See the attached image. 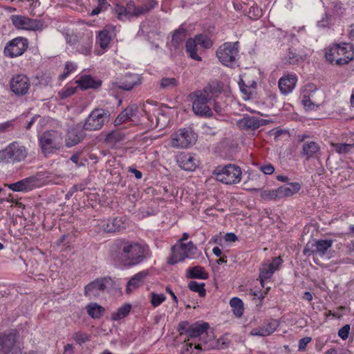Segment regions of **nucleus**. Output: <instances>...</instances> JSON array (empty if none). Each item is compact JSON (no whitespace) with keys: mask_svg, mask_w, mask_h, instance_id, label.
Masks as SVG:
<instances>
[{"mask_svg":"<svg viewBox=\"0 0 354 354\" xmlns=\"http://www.w3.org/2000/svg\"><path fill=\"white\" fill-rule=\"evenodd\" d=\"M180 245L181 246V249L184 251V253L187 255V258H190L196 251V247L192 241L187 243H180Z\"/></svg>","mask_w":354,"mask_h":354,"instance_id":"obj_48","label":"nucleus"},{"mask_svg":"<svg viewBox=\"0 0 354 354\" xmlns=\"http://www.w3.org/2000/svg\"><path fill=\"white\" fill-rule=\"evenodd\" d=\"M283 262L280 257H275L270 263H263L259 269V279L262 287H264V281L270 279L273 273L277 270Z\"/></svg>","mask_w":354,"mask_h":354,"instance_id":"obj_14","label":"nucleus"},{"mask_svg":"<svg viewBox=\"0 0 354 354\" xmlns=\"http://www.w3.org/2000/svg\"><path fill=\"white\" fill-rule=\"evenodd\" d=\"M302 59V57L297 53L296 50L292 48H289L288 53L283 57L285 63L289 64H297Z\"/></svg>","mask_w":354,"mask_h":354,"instance_id":"obj_38","label":"nucleus"},{"mask_svg":"<svg viewBox=\"0 0 354 354\" xmlns=\"http://www.w3.org/2000/svg\"><path fill=\"white\" fill-rule=\"evenodd\" d=\"M193 39L196 41L197 45H200L204 48H209L212 46L211 39L204 35H198Z\"/></svg>","mask_w":354,"mask_h":354,"instance_id":"obj_44","label":"nucleus"},{"mask_svg":"<svg viewBox=\"0 0 354 354\" xmlns=\"http://www.w3.org/2000/svg\"><path fill=\"white\" fill-rule=\"evenodd\" d=\"M350 331V326L348 324H346L342 326L338 331V335L344 340L346 339L348 337Z\"/></svg>","mask_w":354,"mask_h":354,"instance_id":"obj_56","label":"nucleus"},{"mask_svg":"<svg viewBox=\"0 0 354 354\" xmlns=\"http://www.w3.org/2000/svg\"><path fill=\"white\" fill-rule=\"evenodd\" d=\"M221 88L219 85L209 84L203 90L196 91L193 93L194 100L192 103V110L194 113L200 117L209 118L212 116V111L207 102L213 96L219 93Z\"/></svg>","mask_w":354,"mask_h":354,"instance_id":"obj_2","label":"nucleus"},{"mask_svg":"<svg viewBox=\"0 0 354 354\" xmlns=\"http://www.w3.org/2000/svg\"><path fill=\"white\" fill-rule=\"evenodd\" d=\"M76 68V66L71 62H66L65 64L64 71L63 74L59 76L60 80L66 78L68 74Z\"/></svg>","mask_w":354,"mask_h":354,"instance_id":"obj_55","label":"nucleus"},{"mask_svg":"<svg viewBox=\"0 0 354 354\" xmlns=\"http://www.w3.org/2000/svg\"><path fill=\"white\" fill-rule=\"evenodd\" d=\"M111 283V279L110 278L96 279L84 287V295L90 299H95L101 296Z\"/></svg>","mask_w":354,"mask_h":354,"instance_id":"obj_8","label":"nucleus"},{"mask_svg":"<svg viewBox=\"0 0 354 354\" xmlns=\"http://www.w3.org/2000/svg\"><path fill=\"white\" fill-rule=\"evenodd\" d=\"M297 78L295 75H287L279 79L278 86L283 94L291 93L295 88Z\"/></svg>","mask_w":354,"mask_h":354,"instance_id":"obj_21","label":"nucleus"},{"mask_svg":"<svg viewBox=\"0 0 354 354\" xmlns=\"http://www.w3.org/2000/svg\"><path fill=\"white\" fill-rule=\"evenodd\" d=\"M138 111V107L135 104L127 106L124 111H122L114 121L115 126L122 124L123 122L131 119V117L136 115Z\"/></svg>","mask_w":354,"mask_h":354,"instance_id":"obj_26","label":"nucleus"},{"mask_svg":"<svg viewBox=\"0 0 354 354\" xmlns=\"http://www.w3.org/2000/svg\"><path fill=\"white\" fill-rule=\"evenodd\" d=\"M84 133L82 131L77 132L71 131L68 133L66 140L67 147H73L80 143L84 139Z\"/></svg>","mask_w":354,"mask_h":354,"instance_id":"obj_34","label":"nucleus"},{"mask_svg":"<svg viewBox=\"0 0 354 354\" xmlns=\"http://www.w3.org/2000/svg\"><path fill=\"white\" fill-rule=\"evenodd\" d=\"M239 86L240 88L241 92L243 94V98L245 100H248L252 96L256 93V89L254 86H249L248 85H245L244 84H240L239 82Z\"/></svg>","mask_w":354,"mask_h":354,"instance_id":"obj_46","label":"nucleus"},{"mask_svg":"<svg viewBox=\"0 0 354 354\" xmlns=\"http://www.w3.org/2000/svg\"><path fill=\"white\" fill-rule=\"evenodd\" d=\"M115 245L119 250L122 262L126 266L138 265L147 257V246L138 242L120 240Z\"/></svg>","mask_w":354,"mask_h":354,"instance_id":"obj_1","label":"nucleus"},{"mask_svg":"<svg viewBox=\"0 0 354 354\" xmlns=\"http://www.w3.org/2000/svg\"><path fill=\"white\" fill-rule=\"evenodd\" d=\"M277 326L278 324L276 321L268 322L261 327L253 328L250 331V335L261 337L268 336L274 333Z\"/></svg>","mask_w":354,"mask_h":354,"instance_id":"obj_24","label":"nucleus"},{"mask_svg":"<svg viewBox=\"0 0 354 354\" xmlns=\"http://www.w3.org/2000/svg\"><path fill=\"white\" fill-rule=\"evenodd\" d=\"M76 91L75 87H67L61 90L58 95L61 99H65L73 95Z\"/></svg>","mask_w":354,"mask_h":354,"instance_id":"obj_53","label":"nucleus"},{"mask_svg":"<svg viewBox=\"0 0 354 354\" xmlns=\"http://www.w3.org/2000/svg\"><path fill=\"white\" fill-rule=\"evenodd\" d=\"M91 48H92L91 41H88L86 44L82 45L80 47L79 51L85 55H88L91 52Z\"/></svg>","mask_w":354,"mask_h":354,"instance_id":"obj_57","label":"nucleus"},{"mask_svg":"<svg viewBox=\"0 0 354 354\" xmlns=\"http://www.w3.org/2000/svg\"><path fill=\"white\" fill-rule=\"evenodd\" d=\"M178 82L175 77H163L160 86L162 89H172L178 86Z\"/></svg>","mask_w":354,"mask_h":354,"instance_id":"obj_41","label":"nucleus"},{"mask_svg":"<svg viewBox=\"0 0 354 354\" xmlns=\"http://www.w3.org/2000/svg\"><path fill=\"white\" fill-rule=\"evenodd\" d=\"M73 339L77 343L82 344L89 340V335L86 333L77 332L74 334Z\"/></svg>","mask_w":354,"mask_h":354,"instance_id":"obj_54","label":"nucleus"},{"mask_svg":"<svg viewBox=\"0 0 354 354\" xmlns=\"http://www.w3.org/2000/svg\"><path fill=\"white\" fill-rule=\"evenodd\" d=\"M76 83L82 89L97 88L101 86V81H95L91 75H84L77 80Z\"/></svg>","mask_w":354,"mask_h":354,"instance_id":"obj_27","label":"nucleus"},{"mask_svg":"<svg viewBox=\"0 0 354 354\" xmlns=\"http://www.w3.org/2000/svg\"><path fill=\"white\" fill-rule=\"evenodd\" d=\"M11 91L17 95H24L30 88L28 78L24 75L14 76L10 82Z\"/></svg>","mask_w":354,"mask_h":354,"instance_id":"obj_16","label":"nucleus"},{"mask_svg":"<svg viewBox=\"0 0 354 354\" xmlns=\"http://www.w3.org/2000/svg\"><path fill=\"white\" fill-rule=\"evenodd\" d=\"M312 340V338L310 337H305L304 338H301L299 341V350L303 351L305 349L306 345L310 343Z\"/></svg>","mask_w":354,"mask_h":354,"instance_id":"obj_58","label":"nucleus"},{"mask_svg":"<svg viewBox=\"0 0 354 354\" xmlns=\"http://www.w3.org/2000/svg\"><path fill=\"white\" fill-rule=\"evenodd\" d=\"M333 245L332 240H316L313 242H308L304 248V254L310 256L313 254H317L319 256H324L326 251Z\"/></svg>","mask_w":354,"mask_h":354,"instance_id":"obj_13","label":"nucleus"},{"mask_svg":"<svg viewBox=\"0 0 354 354\" xmlns=\"http://www.w3.org/2000/svg\"><path fill=\"white\" fill-rule=\"evenodd\" d=\"M195 140L194 134L192 131L183 129L171 136V144L175 148H187Z\"/></svg>","mask_w":354,"mask_h":354,"instance_id":"obj_10","label":"nucleus"},{"mask_svg":"<svg viewBox=\"0 0 354 354\" xmlns=\"http://www.w3.org/2000/svg\"><path fill=\"white\" fill-rule=\"evenodd\" d=\"M352 46L348 44H346L345 46L343 47H341L339 45H337L335 48V50L337 51V54L338 55L342 56L335 59L336 64H346L353 59L354 52L352 50Z\"/></svg>","mask_w":354,"mask_h":354,"instance_id":"obj_19","label":"nucleus"},{"mask_svg":"<svg viewBox=\"0 0 354 354\" xmlns=\"http://www.w3.org/2000/svg\"><path fill=\"white\" fill-rule=\"evenodd\" d=\"M86 309L93 319H100L105 312L104 308L96 303L88 304Z\"/></svg>","mask_w":354,"mask_h":354,"instance_id":"obj_32","label":"nucleus"},{"mask_svg":"<svg viewBox=\"0 0 354 354\" xmlns=\"http://www.w3.org/2000/svg\"><path fill=\"white\" fill-rule=\"evenodd\" d=\"M209 327V324L206 322L201 324H194L187 330V335L191 339L199 337L201 342L206 344L212 337V336L209 337L207 332Z\"/></svg>","mask_w":354,"mask_h":354,"instance_id":"obj_15","label":"nucleus"},{"mask_svg":"<svg viewBox=\"0 0 354 354\" xmlns=\"http://www.w3.org/2000/svg\"><path fill=\"white\" fill-rule=\"evenodd\" d=\"M42 153L45 156L54 153L62 147L61 134L55 131H45L39 138Z\"/></svg>","mask_w":354,"mask_h":354,"instance_id":"obj_6","label":"nucleus"},{"mask_svg":"<svg viewBox=\"0 0 354 354\" xmlns=\"http://www.w3.org/2000/svg\"><path fill=\"white\" fill-rule=\"evenodd\" d=\"M337 53V51L334 49L327 50L325 53V57L330 62H333L335 60V53Z\"/></svg>","mask_w":354,"mask_h":354,"instance_id":"obj_59","label":"nucleus"},{"mask_svg":"<svg viewBox=\"0 0 354 354\" xmlns=\"http://www.w3.org/2000/svg\"><path fill=\"white\" fill-rule=\"evenodd\" d=\"M28 39L22 37H18L11 40L5 47L4 53L10 57L21 55L27 49Z\"/></svg>","mask_w":354,"mask_h":354,"instance_id":"obj_12","label":"nucleus"},{"mask_svg":"<svg viewBox=\"0 0 354 354\" xmlns=\"http://www.w3.org/2000/svg\"><path fill=\"white\" fill-rule=\"evenodd\" d=\"M263 124V120L250 115H245L236 122L239 129L248 131H254Z\"/></svg>","mask_w":354,"mask_h":354,"instance_id":"obj_17","label":"nucleus"},{"mask_svg":"<svg viewBox=\"0 0 354 354\" xmlns=\"http://www.w3.org/2000/svg\"><path fill=\"white\" fill-rule=\"evenodd\" d=\"M189 326L188 322H182L178 324V330L180 332L185 331L187 333V330Z\"/></svg>","mask_w":354,"mask_h":354,"instance_id":"obj_62","label":"nucleus"},{"mask_svg":"<svg viewBox=\"0 0 354 354\" xmlns=\"http://www.w3.org/2000/svg\"><path fill=\"white\" fill-rule=\"evenodd\" d=\"M324 16L325 17L317 23L319 27L325 28L328 25V17L326 14H325Z\"/></svg>","mask_w":354,"mask_h":354,"instance_id":"obj_64","label":"nucleus"},{"mask_svg":"<svg viewBox=\"0 0 354 354\" xmlns=\"http://www.w3.org/2000/svg\"><path fill=\"white\" fill-rule=\"evenodd\" d=\"M12 122L7 121L0 124V133H3L12 127Z\"/></svg>","mask_w":354,"mask_h":354,"instance_id":"obj_60","label":"nucleus"},{"mask_svg":"<svg viewBox=\"0 0 354 354\" xmlns=\"http://www.w3.org/2000/svg\"><path fill=\"white\" fill-rule=\"evenodd\" d=\"M263 15L261 8L257 6H252L250 8L248 11V17L252 19H258Z\"/></svg>","mask_w":354,"mask_h":354,"instance_id":"obj_51","label":"nucleus"},{"mask_svg":"<svg viewBox=\"0 0 354 354\" xmlns=\"http://www.w3.org/2000/svg\"><path fill=\"white\" fill-rule=\"evenodd\" d=\"M261 196L265 200H275L280 198L278 189L262 190L261 192Z\"/></svg>","mask_w":354,"mask_h":354,"instance_id":"obj_47","label":"nucleus"},{"mask_svg":"<svg viewBox=\"0 0 354 354\" xmlns=\"http://www.w3.org/2000/svg\"><path fill=\"white\" fill-rule=\"evenodd\" d=\"M239 48V41L225 42L218 47L216 55L222 64L233 68L236 65Z\"/></svg>","mask_w":354,"mask_h":354,"instance_id":"obj_4","label":"nucleus"},{"mask_svg":"<svg viewBox=\"0 0 354 354\" xmlns=\"http://www.w3.org/2000/svg\"><path fill=\"white\" fill-rule=\"evenodd\" d=\"M156 5V2L153 1H150L148 4H145L140 6H136L133 1L127 3V12L129 14L130 17H138L147 13L151 9H152Z\"/></svg>","mask_w":354,"mask_h":354,"instance_id":"obj_20","label":"nucleus"},{"mask_svg":"<svg viewBox=\"0 0 354 354\" xmlns=\"http://www.w3.org/2000/svg\"><path fill=\"white\" fill-rule=\"evenodd\" d=\"M27 149L17 142L8 145L5 149L0 150L1 164H17L24 161L28 156Z\"/></svg>","mask_w":354,"mask_h":354,"instance_id":"obj_3","label":"nucleus"},{"mask_svg":"<svg viewBox=\"0 0 354 354\" xmlns=\"http://www.w3.org/2000/svg\"><path fill=\"white\" fill-rule=\"evenodd\" d=\"M187 277L190 279H207L209 277V274L205 272L204 268L196 266L187 270Z\"/></svg>","mask_w":354,"mask_h":354,"instance_id":"obj_30","label":"nucleus"},{"mask_svg":"<svg viewBox=\"0 0 354 354\" xmlns=\"http://www.w3.org/2000/svg\"><path fill=\"white\" fill-rule=\"evenodd\" d=\"M151 303L153 307H157L161 304L166 299L163 294L151 293Z\"/></svg>","mask_w":354,"mask_h":354,"instance_id":"obj_50","label":"nucleus"},{"mask_svg":"<svg viewBox=\"0 0 354 354\" xmlns=\"http://www.w3.org/2000/svg\"><path fill=\"white\" fill-rule=\"evenodd\" d=\"M204 286L205 283H199L195 281H191L188 284V287L192 291L198 292L199 296L202 297H205L206 295V290Z\"/></svg>","mask_w":354,"mask_h":354,"instance_id":"obj_42","label":"nucleus"},{"mask_svg":"<svg viewBox=\"0 0 354 354\" xmlns=\"http://www.w3.org/2000/svg\"><path fill=\"white\" fill-rule=\"evenodd\" d=\"M261 170L265 174H272L274 171V168L272 165L269 164L261 167Z\"/></svg>","mask_w":354,"mask_h":354,"instance_id":"obj_61","label":"nucleus"},{"mask_svg":"<svg viewBox=\"0 0 354 354\" xmlns=\"http://www.w3.org/2000/svg\"><path fill=\"white\" fill-rule=\"evenodd\" d=\"M131 306L130 304H125L118 309L116 312L111 314V319L114 321L121 319L128 315L131 310Z\"/></svg>","mask_w":354,"mask_h":354,"instance_id":"obj_39","label":"nucleus"},{"mask_svg":"<svg viewBox=\"0 0 354 354\" xmlns=\"http://www.w3.org/2000/svg\"><path fill=\"white\" fill-rule=\"evenodd\" d=\"M172 254L171 257L168 259V263L174 265L178 261H183L186 258H187V255L184 253L183 249H181L180 245H174L171 248Z\"/></svg>","mask_w":354,"mask_h":354,"instance_id":"obj_31","label":"nucleus"},{"mask_svg":"<svg viewBox=\"0 0 354 354\" xmlns=\"http://www.w3.org/2000/svg\"><path fill=\"white\" fill-rule=\"evenodd\" d=\"M240 84H244L249 86H254L257 90V82L255 80L252 79L250 73H243L240 75V80L239 81Z\"/></svg>","mask_w":354,"mask_h":354,"instance_id":"obj_49","label":"nucleus"},{"mask_svg":"<svg viewBox=\"0 0 354 354\" xmlns=\"http://www.w3.org/2000/svg\"><path fill=\"white\" fill-rule=\"evenodd\" d=\"M156 113H153V116L155 118V123H153L150 125L151 128H160L163 129L165 127L168 122V117L160 112L159 110H156Z\"/></svg>","mask_w":354,"mask_h":354,"instance_id":"obj_33","label":"nucleus"},{"mask_svg":"<svg viewBox=\"0 0 354 354\" xmlns=\"http://www.w3.org/2000/svg\"><path fill=\"white\" fill-rule=\"evenodd\" d=\"M308 138L306 135L299 136V141L302 142L301 155L306 160L318 158L321 154L319 145L313 140H305Z\"/></svg>","mask_w":354,"mask_h":354,"instance_id":"obj_11","label":"nucleus"},{"mask_svg":"<svg viewBox=\"0 0 354 354\" xmlns=\"http://www.w3.org/2000/svg\"><path fill=\"white\" fill-rule=\"evenodd\" d=\"M127 11V6L124 7L117 4L114 8V12L117 15V18L122 21L130 18L129 14Z\"/></svg>","mask_w":354,"mask_h":354,"instance_id":"obj_45","label":"nucleus"},{"mask_svg":"<svg viewBox=\"0 0 354 354\" xmlns=\"http://www.w3.org/2000/svg\"><path fill=\"white\" fill-rule=\"evenodd\" d=\"M230 306L232 308L233 313L238 317L242 316L243 313V303L238 297H233L230 301Z\"/></svg>","mask_w":354,"mask_h":354,"instance_id":"obj_37","label":"nucleus"},{"mask_svg":"<svg viewBox=\"0 0 354 354\" xmlns=\"http://www.w3.org/2000/svg\"><path fill=\"white\" fill-rule=\"evenodd\" d=\"M123 227V222L121 218H118L104 221L102 224L103 230L109 233L119 231Z\"/></svg>","mask_w":354,"mask_h":354,"instance_id":"obj_29","label":"nucleus"},{"mask_svg":"<svg viewBox=\"0 0 354 354\" xmlns=\"http://www.w3.org/2000/svg\"><path fill=\"white\" fill-rule=\"evenodd\" d=\"M16 341L17 335L15 333H10L1 337V351L4 354L10 353L13 350Z\"/></svg>","mask_w":354,"mask_h":354,"instance_id":"obj_22","label":"nucleus"},{"mask_svg":"<svg viewBox=\"0 0 354 354\" xmlns=\"http://www.w3.org/2000/svg\"><path fill=\"white\" fill-rule=\"evenodd\" d=\"M35 181V177H28L17 183L6 185V186L14 192L27 191L32 188V184Z\"/></svg>","mask_w":354,"mask_h":354,"instance_id":"obj_25","label":"nucleus"},{"mask_svg":"<svg viewBox=\"0 0 354 354\" xmlns=\"http://www.w3.org/2000/svg\"><path fill=\"white\" fill-rule=\"evenodd\" d=\"M186 51L190 57L196 61H201V57L197 54V44L196 41L190 38L187 39L185 44Z\"/></svg>","mask_w":354,"mask_h":354,"instance_id":"obj_35","label":"nucleus"},{"mask_svg":"<svg viewBox=\"0 0 354 354\" xmlns=\"http://www.w3.org/2000/svg\"><path fill=\"white\" fill-rule=\"evenodd\" d=\"M123 136L122 134L118 131H112L107 134L106 136L105 140L107 142H115L118 141H120L122 140Z\"/></svg>","mask_w":354,"mask_h":354,"instance_id":"obj_52","label":"nucleus"},{"mask_svg":"<svg viewBox=\"0 0 354 354\" xmlns=\"http://www.w3.org/2000/svg\"><path fill=\"white\" fill-rule=\"evenodd\" d=\"M148 271H142L132 277L127 284V293L131 294L134 290L140 287L142 284L144 279L148 276Z\"/></svg>","mask_w":354,"mask_h":354,"instance_id":"obj_23","label":"nucleus"},{"mask_svg":"<svg viewBox=\"0 0 354 354\" xmlns=\"http://www.w3.org/2000/svg\"><path fill=\"white\" fill-rule=\"evenodd\" d=\"M10 19L17 29L39 30L44 28L43 22L41 20L30 19L25 16L14 15L10 17Z\"/></svg>","mask_w":354,"mask_h":354,"instance_id":"obj_9","label":"nucleus"},{"mask_svg":"<svg viewBox=\"0 0 354 354\" xmlns=\"http://www.w3.org/2000/svg\"><path fill=\"white\" fill-rule=\"evenodd\" d=\"M186 33V29L182 26L176 30L172 35L171 44L173 46L177 48L185 39Z\"/></svg>","mask_w":354,"mask_h":354,"instance_id":"obj_36","label":"nucleus"},{"mask_svg":"<svg viewBox=\"0 0 354 354\" xmlns=\"http://www.w3.org/2000/svg\"><path fill=\"white\" fill-rule=\"evenodd\" d=\"M213 174L218 181L226 185H232L240 182L242 171L239 166L229 164L223 167H217Z\"/></svg>","mask_w":354,"mask_h":354,"instance_id":"obj_5","label":"nucleus"},{"mask_svg":"<svg viewBox=\"0 0 354 354\" xmlns=\"http://www.w3.org/2000/svg\"><path fill=\"white\" fill-rule=\"evenodd\" d=\"M225 240L227 242H235L237 240V236L234 233H227Z\"/></svg>","mask_w":354,"mask_h":354,"instance_id":"obj_63","label":"nucleus"},{"mask_svg":"<svg viewBox=\"0 0 354 354\" xmlns=\"http://www.w3.org/2000/svg\"><path fill=\"white\" fill-rule=\"evenodd\" d=\"M179 166L187 171H194L198 166V160L189 153H180L176 157Z\"/></svg>","mask_w":354,"mask_h":354,"instance_id":"obj_18","label":"nucleus"},{"mask_svg":"<svg viewBox=\"0 0 354 354\" xmlns=\"http://www.w3.org/2000/svg\"><path fill=\"white\" fill-rule=\"evenodd\" d=\"M301 188L299 183H291L278 187L279 198L288 197L297 193Z\"/></svg>","mask_w":354,"mask_h":354,"instance_id":"obj_28","label":"nucleus"},{"mask_svg":"<svg viewBox=\"0 0 354 354\" xmlns=\"http://www.w3.org/2000/svg\"><path fill=\"white\" fill-rule=\"evenodd\" d=\"M109 112L102 109H95L89 114L84 124L86 131H97L109 121Z\"/></svg>","mask_w":354,"mask_h":354,"instance_id":"obj_7","label":"nucleus"},{"mask_svg":"<svg viewBox=\"0 0 354 354\" xmlns=\"http://www.w3.org/2000/svg\"><path fill=\"white\" fill-rule=\"evenodd\" d=\"M331 145L337 153L339 154L348 153V152L354 151V143H332Z\"/></svg>","mask_w":354,"mask_h":354,"instance_id":"obj_40","label":"nucleus"},{"mask_svg":"<svg viewBox=\"0 0 354 354\" xmlns=\"http://www.w3.org/2000/svg\"><path fill=\"white\" fill-rule=\"evenodd\" d=\"M111 41V37L109 35V32L106 30H102L99 32L97 38V42L99 44L101 48H106L108 47Z\"/></svg>","mask_w":354,"mask_h":354,"instance_id":"obj_43","label":"nucleus"}]
</instances>
